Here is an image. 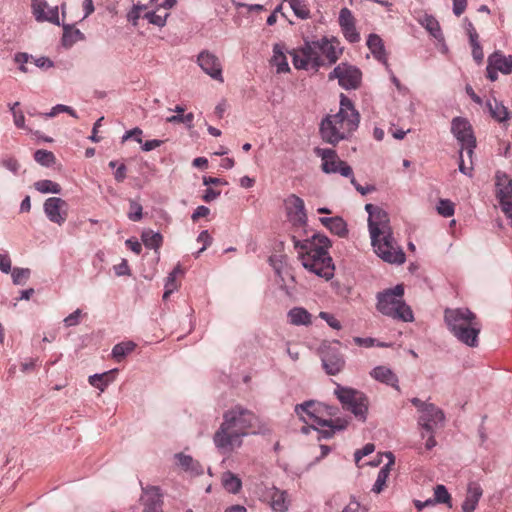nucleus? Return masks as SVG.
<instances>
[{"mask_svg": "<svg viewBox=\"0 0 512 512\" xmlns=\"http://www.w3.org/2000/svg\"><path fill=\"white\" fill-rule=\"evenodd\" d=\"M315 41L305 42L303 49L307 55V58L311 64V68L318 70L324 65V59L321 57V50L314 47Z\"/></svg>", "mask_w": 512, "mask_h": 512, "instance_id": "nucleus-33", "label": "nucleus"}, {"mask_svg": "<svg viewBox=\"0 0 512 512\" xmlns=\"http://www.w3.org/2000/svg\"><path fill=\"white\" fill-rule=\"evenodd\" d=\"M168 16V13H165L164 15H158L155 12H147L144 14V18H146L149 23L159 27L165 26Z\"/></svg>", "mask_w": 512, "mask_h": 512, "instance_id": "nucleus-52", "label": "nucleus"}, {"mask_svg": "<svg viewBox=\"0 0 512 512\" xmlns=\"http://www.w3.org/2000/svg\"><path fill=\"white\" fill-rule=\"evenodd\" d=\"M385 456L388 458V463L385 464L378 472L377 479L372 487V491L376 494L381 493L386 487V481L390 474L392 465H394L395 458L392 452H386Z\"/></svg>", "mask_w": 512, "mask_h": 512, "instance_id": "nucleus-27", "label": "nucleus"}, {"mask_svg": "<svg viewBox=\"0 0 512 512\" xmlns=\"http://www.w3.org/2000/svg\"><path fill=\"white\" fill-rule=\"evenodd\" d=\"M483 494L482 488L477 483H470L467 489L466 498L462 504L463 512H473Z\"/></svg>", "mask_w": 512, "mask_h": 512, "instance_id": "nucleus-28", "label": "nucleus"}, {"mask_svg": "<svg viewBox=\"0 0 512 512\" xmlns=\"http://www.w3.org/2000/svg\"><path fill=\"white\" fill-rule=\"evenodd\" d=\"M365 210L368 213V229L374 252L387 263L403 264L406 256L393 236L388 213L373 204H366Z\"/></svg>", "mask_w": 512, "mask_h": 512, "instance_id": "nucleus-2", "label": "nucleus"}, {"mask_svg": "<svg viewBox=\"0 0 512 512\" xmlns=\"http://www.w3.org/2000/svg\"><path fill=\"white\" fill-rule=\"evenodd\" d=\"M335 394L343 407L364 421L368 410L367 398L357 390L337 385Z\"/></svg>", "mask_w": 512, "mask_h": 512, "instance_id": "nucleus-9", "label": "nucleus"}, {"mask_svg": "<svg viewBox=\"0 0 512 512\" xmlns=\"http://www.w3.org/2000/svg\"><path fill=\"white\" fill-rule=\"evenodd\" d=\"M437 212L443 217H451L454 215V204L448 199H441L437 205Z\"/></svg>", "mask_w": 512, "mask_h": 512, "instance_id": "nucleus-50", "label": "nucleus"}, {"mask_svg": "<svg viewBox=\"0 0 512 512\" xmlns=\"http://www.w3.org/2000/svg\"><path fill=\"white\" fill-rule=\"evenodd\" d=\"M11 276L14 284H24L30 276V269L14 268L13 270H11Z\"/></svg>", "mask_w": 512, "mask_h": 512, "instance_id": "nucleus-49", "label": "nucleus"}, {"mask_svg": "<svg viewBox=\"0 0 512 512\" xmlns=\"http://www.w3.org/2000/svg\"><path fill=\"white\" fill-rule=\"evenodd\" d=\"M267 430L252 411L237 405L224 412L223 422L215 432L213 442L222 454H230L242 446L244 437Z\"/></svg>", "mask_w": 512, "mask_h": 512, "instance_id": "nucleus-1", "label": "nucleus"}, {"mask_svg": "<svg viewBox=\"0 0 512 512\" xmlns=\"http://www.w3.org/2000/svg\"><path fill=\"white\" fill-rule=\"evenodd\" d=\"M144 9H146L145 5H140V4L134 5L132 10L127 15L128 21H130L134 26L137 25V21L140 18V13Z\"/></svg>", "mask_w": 512, "mask_h": 512, "instance_id": "nucleus-56", "label": "nucleus"}, {"mask_svg": "<svg viewBox=\"0 0 512 512\" xmlns=\"http://www.w3.org/2000/svg\"><path fill=\"white\" fill-rule=\"evenodd\" d=\"M495 187L498 201L512 199V179L506 173L496 172Z\"/></svg>", "mask_w": 512, "mask_h": 512, "instance_id": "nucleus-25", "label": "nucleus"}, {"mask_svg": "<svg viewBox=\"0 0 512 512\" xmlns=\"http://www.w3.org/2000/svg\"><path fill=\"white\" fill-rule=\"evenodd\" d=\"M291 239L305 269L325 280L334 276L335 266L328 252L331 242L327 236L315 233L304 240L295 235Z\"/></svg>", "mask_w": 512, "mask_h": 512, "instance_id": "nucleus-4", "label": "nucleus"}, {"mask_svg": "<svg viewBox=\"0 0 512 512\" xmlns=\"http://www.w3.org/2000/svg\"><path fill=\"white\" fill-rule=\"evenodd\" d=\"M291 239L305 269L325 280L334 276L335 266L328 252L331 242L327 236L315 233L304 240L295 235Z\"/></svg>", "mask_w": 512, "mask_h": 512, "instance_id": "nucleus-3", "label": "nucleus"}, {"mask_svg": "<svg viewBox=\"0 0 512 512\" xmlns=\"http://www.w3.org/2000/svg\"><path fill=\"white\" fill-rule=\"evenodd\" d=\"M142 241L147 248L158 249L162 244V236L160 233L148 231L142 234Z\"/></svg>", "mask_w": 512, "mask_h": 512, "instance_id": "nucleus-45", "label": "nucleus"}, {"mask_svg": "<svg viewBox=\"0 0 512 512\" xmlns=\"http://www.w3.org/2000/svg\"><path fill=\"white\" fill-rule=\"evenodd\" d=\"M288 216L294 225L304 226L307 223V214L303 199L291 194L286 199Z\"/></svg>", "mask_w": 512, "mask_h": 512, "instance_id": "nucleus-18", "label": "nucleus"}, {"mask_svg": "<svg viewBox=\"0 0 512 512\" xmlns=\"http://www.w3.org/2000/svg\"><path fill=\"white\" fill-rule=\"evenodd\" d=\"M221 482L224 489L232 494H237L242 488L241 479L230 471H226L222 474Z\"/></svg>", "mask_w": 512, "mask_h": 512, "instance_id": "nucleus-34", "label": "nucleus"}, {"mask_svg": "<svg viewBox=\"0 0 512 512\" xmlns=\"http://www.w3.org/2000/svg\"><path fill=\"white\" fill-rule=\"evenodd\" d=\"M367 47L376 60L382 63L389 70L388 57L382 38L377 34H370L367 39Z\"/></svg>", "mask_w": 512, "mask_h": 512, "instance_id": "nucleus-23", "label": "nucleus"}, {"mask_svg": "<svg viewBox=\"0 0 512 512\" xmlns=\"http://www.w3.org/2000/svg\"><path fill=\"white\" fill-rule=\"evenodd\" d=\"M174 111L177 113L176 115H172L166 118V121L168 123H182L185 124L188 128L193 127V121H194V114L193 113H187L183 114L185 111V108L183 106L177 105L174 109Z\"/></svg>", "mask_w": 512, "mask_h": 512, "instance_id": "nucleus-36", "label": "nucleus"}, {"mask_svg": "<svg viewBox=\"0 0 512 512\" xmlns=\"http://www.w3.org/2000/svg\"><path fill=\"white\" fill-rule=\"evenodd\" d=\"M289 322L293 325H309L311 324V314L302 307L292 308L288 312Z\"/></svg>", "mask_w": 512, "mask_h": 512, "instance_id": "nucleus-35", "label": "nucleus"}, {"mask_svg": "<svg viewBox=\"0 0 512 512\" xmlns=\"http://www.w3.org/2000/svg\"><path fill=\"white\" fill-rule=\"evenodd\" d=\"M35 19L39 22L48 21L59 25L58 7H50L45 0H32Z\"/></svg>", "mask_w": 512, "mask_h": 512, "instance_id": "nucleus-19", "label": "nucleus"}, {"mask_svg": "<svg viewBox=\"0 0 512 512\" xmlns=\"http://www.w3.org/2000/svg\"><path fill=\"white\" fill-rule=\"evenodd\" d=\"M339 25L347 41L356 43L360 40V35L355 27L354 17L348 8H342L340 10Z\"/></svg>", "mask_w": 512, "mask_h": 512, "instance_id": "nucleus-21", "label": "nucleus"}, {"mask_svg": "<svg viewBox=\"0 0 512 512\" xmlns=\"http://www.w3.org/2000/svg\"><path fill=\"white\" fill-rule=\"evenodd\" d=\"M315 153L322 160V170L324 173H340L344 177L352 176V168L338 158L335 150L330 148H315Z\"/></svg>", "mask_w": 512, "mask_h": 512, "instance_id": "nucleus-13", "label": "nucleus"}, {"mask_svg": "<svg viewBox=\"0 0 512 512\" xmlns=\"http://www.w3.org/2000/svg\"><path fill=\"white\" fill-rule=\"evenodd\" d=\"M14 59L15 62L19 64V69L24 73L30 71L29 68L26 66L30 62L33 63L36 67L45 69L51 68L54 65L53 62L47 57L42 56L39 58H34L33 56L27 53H17Z\"/></svg>", "mask_w": 512, "mask_h": 512, "instance_id": "nucleus-24", "label": "nucleus"}, {"mask_svg": "<svg viewBox=\"0 0 512 512\" xmlns=\"http://www.w3.org/2000/svg\"><path fill=\"white\" fill-rule=\"evenodd\" d=\"M136 344L133 341H125L116 344L112 349V357L120 362L125 356L134 351Z\"/></svg>", "mask_w": 512, "mask_h": 512, "instance_id": "nucleus-39", "label": "nucleus"}, {"mask_svg": "<svg viewBox=\"0 0 512 512\" xmlns=\"http://www.w3.org/2000/svg\"><path fill=\"white\" fill-rule=\"evenodd\" d=\"M491 116L498 122H504L509 119V112L507 108L496 100L487 103Z\"/></svg>", "mask_w": 512, "mask_h": 512, "instance_id": "nucleus-40", "label": "nucleus"}, {"mask_svg": "<svg viewBox=\"0 0 512 512\" xmlns=\"http://www.w3.org/2000/svg\"><path fill=\"white\" fill-rule=\"evenodd\" d=\"M127 167L124 163L117 166L114 173V178L118 183H122L127 177Z\"/></svg>", "mask_w": 512, "mask_h": 512, "instance_id": "nucleus-64", "label": "nucleus"}, {"mask_svg": "<svg viewBox=\"0 0 512 512\" xmlns=\"http://www.w3.org/2000/svg\"><path fill=\"white\" fill-rule=\"evenodd\" d=\"M353 342L360 347L370 348L375 345L376 340L371 337H354Z\"/></svg>", "mask_w": 512, "mask_h": 512, "instance_id": "nucleus-63", "label": "nucleus"}, {"mask_svg": "<svg viewBox=\"0 0 512 512\" xmlns=\"http://www.w3.org/2000/svg\"><path fill=\"white\" fill-rule=\"evenodd\" d=\"M197 62L201 69L214 80L223 82L222 65L219 59L209 51H202L198 55Z\"/></svg>", "mask_w": 512, "mask_h": 512, "instance_id": "nucleus-16", "label": "nucleus"}, {"mask_svg": "<svg viewBox=\"0 0 512 512\" xmlns=\"http://www.w3.org/2000/svg\"><path fill=\"white\" fill-rule=\"evenodd\" d=\"M319 317L333 329L340 330L342 328L340 321L334 315L328 312H320Z\"/></svg>", "mask_w": 512, "mask_h": 512, "instance_id": "nucleus-54", "label": "nucleus"}, {"mask_svg": "<svg viewBox=\"0 0 512 512\" xmlns=\"http://www.w3.org/2000/svg\"><path fill=\"white\" fill-rule=\"evenodd\" d=\"M451 132L461 144L462 151L465 150L471 159L476 147V139L469 121L465 118L455 117L451 123Z\"/></svg>", "mask_w": 512, "mask_h": 512, "instance_id": "nucleus-12", "label": "nucleus"}, {"mask_svg": "<svg viewBox=\"0 0 512 512\" xmlns=\"http://www.w3.org/2000/svg\"><path fill=\"white\" fill-rule=\"evenodd\" d=\"M444 419L443 411L431 403L420 413L418 423L426 432H434Z\"/></svg>", "mask_w": 512, "mask_h": 512, "instance_id": "nucleus-15", "label": "nucleus"}, {"mask_svg": "<svg viewBox=\"0 0 512 512\" xmlns=\"http://www.w3.org/2000/svg\"><path fill=\"white\" fill-rule=\"evenodd\" d=\"M419 22L435 39L442 38L440 24L434 16L426 14Z\"/></svg>", "mask_w": 512, "mask_h": 512, "instance_id": "nucleus-38", "label": "nucleus"}, {"mask_svg": "<svg viewBox=\"0 0 512 512\" xmlns=\"http://www.w3.org/2000/svg\"><path fill=\"white\" fill-rule=\"evenodd\" d=\"M259 501L266 504L274 512H287L291 499L287 491L276 486H259L256 490Z\"/></svg>", "mask_w": 512, "mask_h": 512, "instance_id": "nucleus-10", "label": "nucleus"}, {"mask_svg": "<svg viewBox=\"0 0 512 512\" xmlns=\"http://www.w3.org/2000/svg\"><path fill=\"white\" fill-rule=\"evenodd\" d=\"M34 187L37 191L43 194H59L61 192V186L58 183L48 179L35 182Z\"/></svg>", "mask_w": 512, "mask_h": 512, "instance_id": "nucleus-43", "label": "nucleus"}, {"mask_svg": "<svg viewBox=\"0 0 512 512\" xmlns=\"http://www.w3.org/2000/svg\"><path fill=\"white\" fill-rule=\"evenodd\" d=\"M465 30L469 37V42H475V40L479 39V35L473 25L472 22L465 19Z\"/></svg>", "mask_w": 512, "mask_h": 512, "instance_id": "nucleus-62", "label": "nucleus"}, {"mask_svg": "<svg viewBox=\"0 0 512 512\" xmlns=\"http://www.w3.org/2000/svg\"><path fill=\"white\" fill-rule=\"evenodd\" d=\"M434 499L439 504H447L448 507H450V508L452 507L451 495L448 492L447 488L444 485H442V484H439V485L435 486V488H434Z\"/></svg>", "mask_w": 512, "mask_h": 512, "instance_id": "nucleus-47", "label": "nucleus"}, {"mask_svg": "<svg viewBox=\"0 0 512 512\" xmlns=\"http://www.w3.org/2000/svg\"><path fill=\"white\" fill-rule=\"evenodd\" d=\"M320 222L339 237H346L348 234L347 224L342 217H322Z\"/></svg>", "mask_w": 512, "mask_h": 512, "instance_id": "nucleus-30", "label": "nucleus"}, {"mask_svg": "<svg viewBox=\"0 0 512 512\" xmlns=\"http://www.w3.org/2000/svg\"><path fill=\"white\" fill-rule=\"evenodd\" d=\"M0 271L5 274L11 272V259L7 253H0Z\"/></svg>", "mask_w": 512, "mask_h": 512, "instance_id": "nucleus-61", "label": "nucleus"}, {"mask_svg": "<svg viewBox=\"0 0 512 512\" xmlns=\"http://www.w3.org/2000/svg\"><path fill=\"white\" fill-rule=\"evenodd\" d=\"M82 311L80 309L75 310L73 313L64 318L63 322L66 327L76 326L80 323V316Z\"/></svg>", "mask_w": 512, "mask_h": 512, "instance_id": "nucleus-57", "label": "nucleus"}, {"mask_svg": "<svg viewBox=\"0 0 512 512\" xmlns=\"http://www.w3.org/2000/svg\"><path fill=\"white\" fill-rule=\"evenodd\" d=\"M44 212L47 218L58 225H62L68 216L67 203L59 197H51L44 202Z\"/></svg>", "mask_w": 512, "mask_h": 512, "instance_id": "nucleus-14", "label": "nucleus"}, {"mask_svg": "<svg viewBox=\"0 0 512 512\" xmlns=\"http://www.w3.org/2000/svg\"><path fill=\"white\" fill-rule=\"evenodd\" d=\"M444 321L448 330L461 343L469 347H477L481 323L475 313L468 308H446Z\"/></svg>", "mask_w": 512, "mask_h": 512, "instance_id": "nucleus-6", "label": "nucleus"}, {"mask_svg": "<svg viewBox=\"0 0 512 512\" xmlns=\"http://www.w3.org/2000/svg\"><path fill=\"white\" fill-rule=\"evenodd\" d=\"M314 47L321 50V55L325 56L329 65L335 64L343 53V47L340 46L339 40L335 37H322L315 40Z\"/></svg>", "mask_w": 512, "mask_h": 512, "instance_id": "nucleus-17", "label": "nucleus"}, {"mask_svg": "<svg viewBox=\"0 0 512 512\" xmlns=\"http://www.w3.org/2000/svg\"><path fill=\"white\" fill-rule=\"evenodd\" d=\"M292 56V62L296 69H304L307 70L311 68V64L307 58V55L303 49V47L299 50H293L290 52Z\"/></svg>", "mask_w": 512, "mask_h": 512, "instance_id": "nucleus-44", "label": "nucleus"}, {"mask_svg": "<svg viewBox=\"0 0 512 512\" xmlns=\"http://www.w3.org/2000/svg\"><path fill=\"white\" fill-rule=\"evenodd\" d=\"M140 501L144 506L143 512H162L161 495L157 487L143 489Z\"/></svg>", "mask_w": 512, "mask_h": 512, "instance_id": "nucleus-22", "label": "nucleus"}, {"mask_svg": "<svg viewBox=\"0 0 512 512\" xmlns=\"http://www.w3.org/2000/svg\"><path fill=\"white\" fill-rule=\"evenodd\" d=\"M329 80H338V84L345 90L359 88L362 81L360 69L347 62L338 64L328 75Z\"/></svg>", "mask_w": 512, "mask_h": 512, "instance_id": "nucleus-11", "label": "nucleus"}, {"mask_svg": "<svg viewBox=\"0 0 512 512\" xmlns=\"http://www.w3.org/2000/svg\"><path fill=\"white\" fill-rule=\"evenodd\" d=\"M322 365L327 374H338L345 365V360L338 350L327 348L322 351Z\"/></svg>", "mask_w": 512, "mask_h": 512, "instance_id": "nucleus-20", "label": "nucleus"}, {"mask_svg": "<svg viewBox=\"0 0 512 512\" xmlns=\"http://www.w3.org/2000/svg\"><path fill=\"white\" fill-rule=\"evenodd\" d=\"M142 211H143V208H142V205L140 203H138L135 200H130L129 201L128 218L131 221H134V222L140 221L142 219V216H143L142 215Z\"/></svg>", "mask_w": 512, "mask_h": 512, "instance_id": "nucleus-51", "label": "nucleus"}, {"mask_svg": "<svg viewBox=\"0 0 512 512\" xmlns=\"http://www.w3.org/2000/svg\"><path fill=\"white\" fill-rule=\"evenodd\" d=\"M499 204L502 212L505 214L512 226V199L499 200Z\"/></svg>", "mask_w": 512, "mask_h": 512, "instance_id": "nucleus-58", "label": "nucleus"}, {"mask_svg": "<svg viewBox=\"0 0 512 512\" xmlns=\"http://www.w3.org/2000/svg\"><path fill=\"white\" fill-rule=\"evenodd\" d=\"M360 124V114L346 95H340L338 112L326 115L319 124L321 139L328 144L337 145L349 140Z\"/></svg>", "mask_w": 512, "mask_h": 512, "instance_id": "nucleus-5", "label": "nucleus"}, {"mask_svg": "<svg viewBox=\"0 0 512 512\" xmlns=\"http://www.w3.org/2000/svg\"><path fill=\"white\" fill-rule=\"evenodd\" d=\"M287 2L294 12V14L300 19H307L310 16V10L304 0H283Z\"/></svg>", "mask_w": 512, "mask_h": 512, "instance_id": "nucleus-42", "label": "nucleus"}, {"mask_svg": "<svg viewBox=\"0 0 512 512\" xmlns=\"http://www.w3.org/2000/svg\"><path fill=\"white\" fill-rule=\"evenodd\" d=\"M84 38L83 34L78 29H70L67 26H64V33H63V44L65 46H71L78 40H82Z\"/></svg>", "mask_w": 512, "mask_h": 512, "instance_id": "nucleus-48", "label": "nucleus"}, {"mask_svg": "<svg viewBox=\"0 0 512 512\" xmlns=\"http://www.w3.org/2000/svg\"><path fill=\"white\" fill-rule=\"evenodd\" d=\"M488 62L503 74L512 72V55L505 56L500 51H495L488 57Z\"/></svg>", "mask_w": 512, "mask_h": 512, "instance_id": "nucleus-29", "label": "nucleus"}, {"mask_svg": "<svg viewBox=\"0 0 512 512\" xmlns=\"http://www.w3.org/2000/svg\"><path fill=\"white\" fill-rule=\"evenodd\" d=\"M403 296L404 286L402 284L379 292L376 296V308L381 314L394 320L412 322L414 320L413 311L406 304Z\"/></svg>", "mask_w": 512, "mask_h": 512, "instance_id": "nucleus-8", "label": "nucleus"}, {"mask_svg": "<svg viewBox=\"0 0 512 512\" xmlns=\"http://www.w3.org/2000/svg\"><path fill=\"white\" fill-rule=\"evenodd\" d=\"M176 458L178 460L179 466L187 471L194 474H202L203 469L200 464L195 461L191 456L185 455L183 453L176 454Z\"/></svg>", "mask_w": 512, "mask_h": 512, "instance_id": "nucleus-37", "label": "nucleus"}, {"mask_svg": "<svg viewBox=\"0 0 512 512\" xmlns=\"http://www.w3.org/2000/svg\"><path fill=\"white\" fill-rule=\"evenodd\" d=\"M117 372V369H112L101 374H94L89 376L88 381L92 386L103 392L107 386L115 380Z\"/></svg>", "mask_w": 512, "mask_h": 512, "instance_id": "nucleus-32", "label": "nucleus"}, {"mask_svg": "<svg viewBox=\"0 0 512 512\" xmlns=\"http://www.w3.org/2000/svg\"><path fill=\"white\" fill-rule=\"evenodd\" d=\"M142 133H143L142 130L138 127L133 128L129 131H126V133L122 137V142H125L128 139L134 137L136 142L142 143V138H141Z\"/></svg>", "mask_w": 512, "mask_h": 512, "instance_id": "nucleus-60", "label": "nucleus"}, {"mask_svg": "<svg viewBox=\"0 0 512 512\" xmlns=\"http://www.w3.org/2000/svg\"><path fill=\"white\" fill-rule=\"evenodd\" d=\"M324 412L330 416L334 414L327 406L312 400L295 406V413L300 420L306 424H311V427L318 431L319 440L331 438L335 430H342L346 427V423L335 425L332 419H324Z\"/></svg>", "mask_w": 512, "mask_h": 512, "instance_id": "nucleus-7", "label": "nucleus"}, {"mask_svg": "<svg viewBox=\"0 0 512 512\" xmlns=\"http://www.w3.org/2000/svg\"><path fill=\"white\" fill-rule=\"evenodd\" d=\"M182 270L180 265H177L172 272L169 273V275L166 278L165 282V291L163 294V299L166 300L170 294H172L175 290H177L178 285L176 283V277L178 274H181Z\"/></svg>", "mask_w": 512, "mask_h": 512, "instance_id": "nucleus-41", "label": "nucleus"}, {"mask_svg": "<svg viewBox=\"0 0 512 512\" xmlns=\"http://www.w3.org/2000/svg\"><path fill=\"white\" fill-rule=\"evenodd\" d=\"M472 48V56L474 60L480 64L484 59V54L482 47L480 45L479 39L475 40V42H470Z\"/></svg>", "mask_w": 512, "mask_h": 512, "instance_id": "nucleus-55", "label": "nucleus"}, {"mask_svg": "<svg viewBox=\"0 0 512 512\" xmlns=\"http://www.w3.org/2000/svg\"><path fill=\"white\" fill-rule=\"evenodd\" d=\"M34 159L40 165L49 167L55 163V156L51 151L39 149L34 153Z\"/></svg>", "mask_w": 512, "mask_h": 512, "instance_id": "nucleus-46", "label": "nucleus"}, {"mask_svg": "<svg viewBox=\"0 0 512 512\" xmlns=\"http://www.w3.org/2000/svg\"><path fill=\"white\" fill-rule=\"evenodd\" d=\"M1 165L13 174H17L20 169V164L15 158H6L1 161Z\"/></svg>", "mask_w": 512, "mask_h": 512, "instance_id": "nucleus-59", "label": "nucleus"}, {"mask_svg": "<svg viewBox=\"0 0 512 512\" xmlns=\"http://www.w3.org/2000/svg\"><path fill=\"white\" fill-rule=\"evenodd\" d=\"M370 376L376 381H379L381 383H384L395 388L396 390H399L398 377L390 368L386 366H377L373 368L372 371L370 372Z\"/></svg>", "mask_w": 512, "mask_h": 512, "instance_id": "nucleus-26", "label": "nucleus"}, {"mask_svg": "<svg viewBox=\"0 0 512 512\" xmlns=\"http://www.w3.org/2000/svg\"><path fill=\"white\" fill-rule=\"evenodd\" d=\"M197 241L199 243H202L203 246L202 248L197 251V253L195 254V257H199V255L205 251L207 249V247H209L211 244H212V237L210 236L209 232L207 230H203L200 232V234L198 235L197 237Z\"/></svg>", "mask_w": 512, "mask_h": 512, "instance_id": "nucleus-53", "label": "nucleus"}, {"mask_svg": "<svg viewBox=\"0 0 512 512\" xmlns=\"http://www.w3.org/2000/svg\"><path fill=\"white\" fill-rule=\"evenodd\" d=\"M271 63L276 66L277 73H287L290 71V67L284 53L283 44L276 43L273 45V56L271 58Z\"/></svg>", "mask_w": 512, "mask_h": 512, "instance_id": "nucleus-31", "label": "nucleus"}]
</instances>
